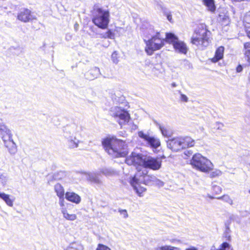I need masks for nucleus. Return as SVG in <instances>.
Wrapping results in <instances>:
<instances>
[{"instance_id": "423d86ee", "label": "nucleus", "mask_w": 250, "mask_h": 250, "mask_svg": "<svg viewBox=\"0 0 250 250\" xmlns=\"http://www.w3.org/2000/svg\"><path fill=\"white\" fill-rule=\"evenodd\" d=\"M0 135L8 151L11 154H15L17 151V147L12 138V135L7 126L1 123H0Z\"/></svg>"}, {"instance_id": "e433bc0d", "label": "nucleus", "mask_w": 250, "mask_h": 250, "mask_svg": "<svg viewBox=\"0 0 250 250\" xmlns=\"http://www.w3.org/2000/svg\"><path fill=\"white\" fill-rule=\"evenodd\" d=\"M237 72H241L243 70V66L241 64H239L236 68Z\"/></svg>"}, {"instance_id": "5701e85b", "label": "nucleus", "mask_w": 250, "mask_h": 250, "mask_svg": "<svg viewBox=\"0 0 250 250\" xmlns=\"http://www.w3.org/2000/svg\"><path fill=\"white\" fill-rule=\"evenodd\" d=\"M115 34L114 31L111 29L107 30L103 35L102 38L104 39H113L115 38Z\"/></svg>"}, {"instance_id": "f257e3e1", "label": "nucleus", "mask_w": 250, "mask_h": 250, "mask_svg": "<svg viewBox=\"0 0 250 250\" xmlns=\"http://www.w3.org/2000/svg\"><path fill=\"white\" fill-rule=\"evenodd\" d=\"M102 144L105 151L116 158L125 157L128 153L125 142L115 136L106 137L103 139Z\"/></svg>"}, {"instance_id": "4468645a", "label": "nucleus", "mask_w": 250, "mask_h": 250, "mask_svg": "<svg viewBox=\"0 0 250 250\" xmlns=\"http://www.w3.org/2000/svg\"><path fill=\"white\" fill-rule=\"evenodd\" d=\"M168 147L173 151L183 149L180 138H174L169 140L167 144Z\"/></svg>"}, {"instance_id": "b1692460", "label": "nucleus", "mask_w": 250, "mask_h": 250, "mask_svg": "<svg viewBox=\"0 0 250 250\" xmlns=\"http://www.w3.org/2000/svg\"><path fill=\"white\" fill-rule=\"evenodd\" d=\"M214 198H216L217 199H222L224 202H225L230 205H232L233 204L232 200L229 197V196L227 195H224L223 196H220V197H215Z\"/></svg>"}, {"instance_id": "f3484780", "label": "nucleus", "mask_w": 250, "mask_h": 250, "mask_svg": "<svg viewBox=\"0 0 250 250\" xmlns=\"http://www.w3.org/2000/svg\"><path fill=\"white\" fill-rule=\"evenodd\" d=\"M182 146L183 149L192 147L195 145V141L190 137L186 136L184 137H180Z\"/></svg>"}, {"instance_id": "ddd939ff", "label": "nucleus", "mask_w": 250, "mask_h": 250, "mask_svg": "<svg viewBox=\"0 0 250 250\" xmlns=\"http://www.w3.org/2000/svg\"><path fill=\"white\" fill-rule=\"evenodd\" d=\"M139 136L140 138L146 141L153 148H156L161 145L159 139L154 137L149 136L148 135L145 134L143 132H139Z\"/></svg>"}, {"instance_id": "dca6fc26", "label": "nucleus", "mask_w": 250, "mask_h": 250, "mask_svg": "<svg viewBox=\"0 0 250 250\" xmlns=\"http://www.w3.org/2000/svg\"><path fill=\"white\" fill-rule=\"evenodd\" d=\"M65 197L67 201L76 204H79L81 201V197L74 192H66L65 194Z\"/></svg>"}, {"instance_id": "20e7f679", "label": "nucleus", "mask_w": 250, "mask_h": 250, "mask_svg": "<svg viewBox=\"0 0 250 250\" xmlns=\"http://www.w3.org/2000/svg\"><path fill=\"white\" fill-rule=\"evenodd\" d=\"M190 164L193 168L204 172H208L213 168L211 161L199 153L193 155Z\"/></svg>"}, {"instance_id": "412c9836", "label": "nucleus", "mask_w": 250, "mask_h": 250, "mask_svg": "<svg viewBox=\"0 0 250 250\" xmlns=\"http://www.w3.org/2000/svg\"><path fill=\"white\" fill-rule=\"evenodd\" d=\"M0 198L3 199L8 206L10 207L13 206V200L10 199L9 195L4 193H0Z\"/></svg>"}, {"instance_id": "cd10ccee", "label": "nucleus", "mask_w": 250, "mask_h": 250, "mask_svg": "<svg viewBox=\"0 0 250 250\" xmlns=\"http://www.w3.org/2000/svg\"><path fill=\"white\" fill-rule=\"evenodd\" d=\"M244 22L246 26H250V12H249L244 17Z\"/></svg>"}, {"instance_id": "393cba45", "label": "nucleus", "mask_w": 250, "mask_h": 250, "mask_svg": "<svg viewBox=\"0 0 250 250\" xmlns=\"http://www.w3.org/2000/svg\"><path fill=\"white\" fill-rule=\"evenodd\" d=\"M222 191L221 188L218 186H214L212 187V192L213 195L214 197L213 198H214L215 197H218L217 195L220 194Z\"/></svg>"}, {"instance_id": "49530a36", "label": "nucleus", "mask_w": 250, "mask_h": 250, "mask_svg": "<svg viewBox=\"0 0 250 250\" xmlns=\"http://www.w3.org/2000/svg\"><path fill=\"white\" fill-rule=\"evenodd\" d=\"M144 175H146V172L145 173H143Z\"/></svg>"}, {"instance_id": "0eeeda50", "label": "nucleus", "mask_w": 250, "mask_h": 250, "mask_svg": "<svg viewBox=\"0 0 250 250\" xmlns=\"http://www.w3.org/2000/svg\"><path fill=\"white\" fill-rule=\"evenodd\" d=\"M167 42L172 44L175 52L186 55L188 50L186 43L179 40L178 38L172 33H166Z\"/></svg>"}, {"instance_id": "c756f323", "label": "nucleus", "mask_w": 250, "mask_h": 250, "mask_svg": "<svg viewBox=\"0 0 250 250\" xmlns=\"http://www.w3.org/2000/svg\"><path fill=\"white\" fill-rule=\"evenodd\" d=\"M247 63L244 64V67L250 66V54H244Z\"/></svg>"}, {"instance_id": "6ab92c4d", "label": "nucleus", "mask_w": 250, "mask_h": 250, "mask_svg": "<svg viewBox=\"0 0 250 250\" xmlns=\"http://www.w3.org/2000/svg\"><path fill=\"white\" fill-rule=\"evenodd\" d=\"M159 128L163 135L166 137H169L172 134L171 130L169 126L159 125Z\"/></svg>"}, {"instance_id": "37998d69", "label": "nucleus", "mask_w": 250, "mask_h": 250, "mask_svg": "<svg viewBox=\"0 0 250 250\" xmlns=\"http://www.w3.org/2000/svg\"><path fill=\"white\" fill-rule=\"evenodd\" d=\"M185 154H187V153H189V151H185Z\"/></svg>"}, {"instance_id": "58836bf2", "label": "nucleus", "mask_w": 250, "mask_h": 250, "mask_svg": "<svg viewBox=\"0 0 250 250\" xmlns=\"http://www.w3.org/2000/svg\"><path fill=\"white\" fill-rule=\"evenodd\" d=\"M185 250H198L197 249V248H196L194 247H191L189 248L186 249Z\"/></svg>"}, {"instance_id": "9b49d317", "label": "nucleus", "mask_w": 250, "mask_h": 250, "mask_svg": "<svg viewBox=\"0 0 250 250\" xmlns=\"http://www.w3.org/2000/svg\"><path fill=\"white\" fill-rule=\"evenodd\" d=\"M144 159L141 154L132 153L128 157H126L125 160V163L130 166H142L143 165Z\"/></svg>"}, {"instance_id": "f8f14e48", "label": "nucleus", "mask_w": 250, "mask_h": 250, "mask_svg": "<svg viewBox=\"0 0 250 250\" xmlns=\"http://www.w3.org/2000/svg\"><path fill=\"white\" fill-rule=\"evenodd\" d=\"M140 172L141 170H138V172L136 173L134 177L132 178L131 184L138 196L141 197L143 196V193L146 191V189L145 188L142 187L141 185L138 183V180L137 177L141 176Z\"/></svg>"}, {"instance_id": "a18cd8bd", "label": "nucleus", "mask_w": 250, "mask_h": 250, "mask_svg": "<svg viewBox=\"0 0 250 250\" xmlns=\"http://www.w3.org/2000/svg\"><path fill=\"white\" fill-rule=\"evenodd\" d=\"M228 239L229 240H230V236H229V237H228Z\"/></svg>"}, {"instance_id": "7ed1b4c3", "label": "nucleus", "mask_w": 250, "mask_h": 250, "mask_svg": "<svg viewBox=\"0 0 250 250\" xmlns=\"http://www.w3.org/2000/svg\"><path fill=\"white\" fill-rule=\"evenodd\" d=\"M91 21L93 24L102 29H106L110 22V12L104 9L98 4H94L91 11Z\"/></svg>"}, {"instance_id": "9d476101", "label": "nucleus", "mask_w": 250, "mask_h": 250, "mask_svg": "<svg viewBox=\"0 0 250 250\" xmlns=\"http://www.w3.org/2000/svg\"><path fill=\"white\" fill-rule=\"evenodd\" d=\"M17 19L22 22H28L37 19L31 11L25 8L18 13Z\"/></svg>"}, {"instance_id": "1a4fd4ad", "label": "nucleus", "mask_w": 250, "mask_h": 250, "mask_svg": "<svg viewBox=\"0 0 250 250\" xmlns=\"http://www.w3.org/2000/svg\"><path fill=\"white\" fill-rule=\"evenodd\" d=\"M162 165V160L159 158L148 157L144 159L143 167L153 170L159 169Z\"/></svg>"}, {"instance_id": "f03ea898", "label": "nucleus", "mask_w": 250, "mask_h": 250, "mask_svg": "<svg viewBox=\"0 0 250 250\" xmlns=\"http://www.w3.org/2000/svg\"><path fill=\"white\" fill-rule=\"evenodd\" d=\"M210 32L204 23L200 24L194 31L190 39V43L198 48L204 50L209 44Z\"/></svg>"}, {"instance_id": "aec40b11", "label": "nucleus", "mask_w": 250, "mask_h": 250, "mask_svg": "<svg viewBox=\"0 0 250 250\" xmlns=\"http://www.w3.org/2000/svg\"><path fill=\"white\" fill-rule=\"evenodd\" d=\"M202 2L207 8L208 10L212 13L216 10V6L214 0H202Z\"/></svg>"}, {"instance_id": "2eb2a0df", "label": "nucleus", "mask_w": 250, "mask_h": 250, "mask_svg": "<svg viewBox=\"0 0 250 250\" xmlns=\"http://www.w3.org/2000/svg\"><path fill=\"white\" fill-rule=\"evenodd\" d=\"M225 48L223 46H220L217 47L215 50L214 56L210 59L212 62L216 63L219 61L222 60L224 57Z\"/></svg>"}, {"instance_id": "ea45409f", "label": "nucleus", "mask_w": 250, "mask_h": 250, "mask_svg": "<svg viewBox=\"0 0 250 250\" xmlns=\"http://www.w3.org/2000/svg\"><path fill=\"white\" fill-rule=\"evenodd\" d=\"M65 250H77L76 249L73 247H69L66 249Z\"/></svg>"}, {"instance_id": "a878e982", "label": "nucleus", "mask_w": 250, "mask_h": 250, "mask_svg": "<svg viewBox=\"0 0 250 250\" xmlns=\"http://www.w3.org/2000/svg\"><path fill=\"white\" fill-rule=\"evenodd\" d=\"M244 54H250V42H247L244 43Z\"/></svg>"}, {"instance_id": "a211bd4d", "label": "nucleus", "mask_w": 250, "mask_h": 250, "mask_svg": "<svg viewBox=\"0 0 250 250\" xmlns=\"http://www.w3.org/2000/svg\"><path fill=\"white\" fill-rule=\"evenodd\" d=\"M54 190L60 200H64V196L65 193L64 188L62 185L60 183L56 184L54 186Z\"/></svg>"}, {"instance_id": "bb28decb", "label": "nucleus", "mask_w": 250, "mask_h": 250, "mask_svg": "<svg viewBox=\"0 0 250 250\" xmlns=\"http://www.w3.org/2000/svg\"><path fill=\"white\" fill-rule=\"evenodd\" d=\"M160 250H180L178 248L171 246H164L160 247Z\"/></svg>"}, {"instance_id": "72a5a7b5", "label": "nucleus", "mask_w": 250, "mask_h": 250, "mask_svg": "<svg viewBox=\"0 0 250 250\" xmlns=\"http://www.w3.org/2000/svg\"><path fill=\"white\" fill-rule=\"evenodd\" d=\"M180 98L182 101L184 102H187L188 101V98L186 95L183 94H181L180 96Z\"/></svg>"}, {"instance_id": "6e6552de", "label": "nucleus", "mask_w": 250, "mask_h": 250, "mask_svg": "<svg viewBox=\"0 0 250 250\" xmlns=\"http://www.w3.org/2000/svg\"><path fill=\"white\" fill-rule=\"evenodd\" d=\"M111 116L116 120L121 126L128 124L130 120V115L128 112L118 106L115 108Z\"/></svg>"}, {"instance_id": "4c0bfd02", "label": "nucleus", "mask_w": 250, "mask_h": 250, "mask_svg": "<svg viewBox=\"0 0 250 250\" xmlns=\"http://www.w3.org/2000/svg\"><path fill=\"white\" fill-rule=\"evenodd\" d=\"M166 16H167V20L170 22H172V15H171V14L170 13H167Z\"/></svg>"}, {"instance_id": "4be33fe9", "label": "nucleus", "mask_w": 250, "mask_h": 250, "mask_svg": "<svg viewBox=\"0 0 250 250\" xmlns=\"http://www.w3.org/2000/svg\"><path fill=\"white\" fill-rule=\"evenodd\" d=\"M63 217L67 220L73 221L76 219L77 216L75 214H69L65 208L62 210Z\"/></svg>"}, {"instance_id": "c85d7f7f", "label": "nucleus", "mask_w": 250, "mask_h": 250, "mask_svg": "<svg viewBox=\"0 0 250 250\" xmlns=\"http://www.w3.org/2000/svg\"><path fill=\"white\" fill-rule=\"evenodd\" d=\"M221 174V172L219 170H216L215 171H212L209 174V177L211 178L217 177L219 176Z\"/></svg>"}, {"instance_id": "2f4dec72", "label": "nucleus", "mask_w": 250, "mask_h": 250, "mask_svg": "<svg viewBox=\"0 0 250 250\" xmlns=\"http://www.w3.org/2000/svg\"><path fill=\"white\" fill-rule=\"evenodd\" d=\"M229 244L227 242H224L220 246V247L219 250H226V249H227V248L229 249Z\"/></svg>"}, {"instance_id": "c03bdc74", "label": "nucleus", "mask_w": 250, "mask_h": 250, "mask_svg": "<svg viewBox=\"0 0 250 250\" xmlns=\"http://www.w3.org/2000/svg\"><path fill=\"white\" fill-rule=\"evenodd\" d=\"M249 81L250 83V73L249 74Z\"/></svg>"}, {"instance_id": "de8ad7c7", "label": "nucleus", "mask_w": 250, "mask_h": 250, "mask_svg": "<svg viewBox=\"0 0 250 250\" xmlns=\"http://www.w3.org/2000/svg\"><path fill=\"white\" fill-rule=\"evenodd\" d=\"M211 250H215V249H212Z\"/></svg>"}, {"instance_id": "09e8293b", "label": "nucleus", "mask_w": 250, "mask_h": 250, "mask_svg": "<svg viewBox=\"0 0 250 250\" xmlns=\"http://www.w3.org/2000/svg\"><path fill=\"white\" fill-rule=\"evenodd\" d=\"M249 193H250V189L249 190Z\"/></svg>"}, {"instance_id": "f704fd0d", "label": "nucleus", "mask_w": 250, "mask_h": 250, "mask_svg": "<svg viewBox=\"0 0 250 250\" xmlns=\"http://www.w3.org/2000/svg\"><path fill=\"white\" fill-rule=\"evenodd\" d=\"M245 31L247 36L250 39V26H246Z\"/></svg>"}, {"instance_id": "c9c22d12", "label": "nucleus", "mask_w": 250, "mask_h": 250, "mask_svg": "<svg viewBox=\"0 0 250 250\" xmlns=\"http://www.w3.org/2000/svg\"><path fill=\"white\" fill-rule=\"evenodd\" d=\"M152 180L149 179L147 180H145L143 182L144 184L146 185H149L151 184V183L152 182Z\"/></svg>"}, {"instance_id": "7c9ffc66", "label": "nucleus", "mask_w": 250, "mask_h": 250, "mask_svg": "<svg viewBox=\"0 0 250 250\" xmlns=\"http://www.w3.org/2000/svg\"><path fill=\"white\" fill-rule=\"evenodd\" d=\"M118 53L116 51H114L111 55V59L114 62L117 63L118 62Z\"/></svg>"}, {"instance_id": "79ce46f5", "label": "nucleus", "mask_w": 250, "mask_h": 250, "mask_svg": "<svg viewBox=\"0 0 250 250\" xmlns=\"http://www.w3.org/2000/svg\"><path fill=\"white\" fill-rule=\"evenodd\" d=\"M171 86L172 87H175L176 86V83H171Z\"/></svg>"}, {"instance_id": "39448f33", "label": "nucleus", "mask_w": 250, "mask_h": 250, "mask_svg": "<svg viewBox=\"0 0 250 250\" xmlns=\"http://www.w3.org/2000/svg\"><path fill=\"white\" fill-rule=\"evenodd\" d=\"M166 42V37L164 39L161 36L159 32H157L146 42L145 51L148 55H152L154 51L164 47Z\"/></svg>"}, {"instance_id": "473e14b6", "label": "nucleus", "mask_w": 250, "mask_h": 250, "mask_svg": "<svg viewBox=\"0 0 250 250\" xmlns=\"http://www.w3.org/2000/svg\"><path fill=\"white\" fill-rule=\"evenodd\" d=\"M119 211L121 214L123 215L125 218L128 217V214L126 209H120Z\"/></svg>"}, {"instance_id": "a19ab883", "label": "nucleus", "mask_w": 250, "mask_h": 250, "mask_svg": "<svg viewBox=\"0 0 250 250\" xmlns=\"http://www.w3.org/2000/svg\"><path fill=\"white\" fill-rule=\"evenodd\" d=\"M60 204L61 206H64V204H63V201L64 200H60Z\"/></svg>"}]
</instances>
